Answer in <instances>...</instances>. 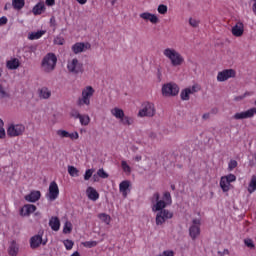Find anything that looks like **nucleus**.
I'll list each match as a JSON object with an SVG mask.
<instances>
[{
    "instance_id": "nucleus-47",
    "label": "nucleus",
    "mask_w": 256,
    "mask_h": 256,
    "mask_svg": "<svg viewBox=\"0 0 256 256\" xmlns=\"http://www.w3.org/2000/svg\"><path fill=\"white\" fill-rule=\"evenodd\" d=\"M223 178L225 180H227L230 183H233L234 181H237V176H235L234 174H229L227 176H223Z\"/></svg>"
},
{
    "instance_id": "nucleus-32",
    "label": "nucleus",
    "mask_w": 256,
    "mask_h": 256,
    "mask_svg": "<svg viewBox=\"0 0 256 256\" xmlns=\"http://www.w3.org/2000/svg\"><path fill=\"white\" fill-rule=\"evenodd\" d=\"M100 221L102 223H105L106 225H109V223H111V216H109L108 214L106 213H101L98 215Z\"/></svg>"
},
{
    "instance_id": "nucleus-7",
    "label": "nucleus",
    "mask_w": 256,
    "mask_h": 256,
    "mask_svg": "<svg viewBox=\"0 0 256 256\" xmlns=\"http://www.w3.org/2000/svg\"><path fill=\"white\" fill-rule=\"evenodd\" d=\"M156 113L155 110V104L151 102H145L142 105V109L139 111L138 116L139 117H154Z\"/></svg>"
},
{
    "instance_id": "nucleus-52",
    "label": "nucleus",
    "mask_w": 256,
    "mask_h": 256,
    "mask_svg": "<svg viewBox=\"0 0 256 256\" xmlns=\"http://www.w3.org/2000/svg\"><path fill=\"white\" fill-rule=\"evenodd\" d=\"M237 167V160H231L228 164L229 171H233Z\"/></svg>"
},
{
    "instance_id": "nucleus-46",
    "label": "nucleus",
    "mask_w": 256,
    "mask_h": 256,
    "mask_svg": "<svg viewBox=\"0 0 256 256\" xmlns=\"http://www.w3.org/2000/svg\"><path fill=\"white\" fill-rule=\"evenodd\" d=\"M84 247H88V249H91V247H97V241H86L83 242Z\"/></svg>"
},
{
    "instance_id": "nucleus-18",
    "label": "nucleus",
    "mask_w": 256,
    "mask_h": 256,
    "mask_svg": "<svg viewBox=\"0 0 256 256\" xmlns=\"http://www.w3.org/2000/svg\"><path fill=\"white\" fill-rule=\"evenodd\" d=\"M200 234H201V228L199 226L192 225L189 228V235L191 239H193V241H195V239H197V237H199Z\"/></svg>"
},
{
    "instance_id": "nucleus-13",
    "label": "nucleus",
    "mask_w": 256,
    "mask_h": 256,
    "mask_svg": "<svg viewBox=\"0 0 256 256\" xmlns=\"http://www.w3.org/2000/svg\"><path fill=\"white\" fill-rule=\"evenodd\" d=\"M43 243V235L36 234L30 238V247L31 249H39Z\"/></svg>"
},
{
    "instance_id": "nucleus-38",
    "label": "nucleus",
    "mask_w": 256,
    "mask_h": 256,
    "mask_svg": "<svg viewBox=\"0 0 256 256\" xmlns=\"http://www.w3.org/2000/svg\"><path fill=\"white\" fill-rule=\"evenodd\" d=\"M79 120H80L81 125L87 126V125H89L91 118H89V116H87V115H81Z\"/></svg>"
},
{
    "instance_id": "nucleus-22",
    "label": "nucleus",
    "mask_w": 256,
    "mask_h": 256,
    "mask_svg": "<svg viewBox=\"0 0 256 256\" xmlns=\"http://www.w3.org/2000/svg\"><path fill=\"white\" fill-rule=\"evenodd\" d=\"M19 65H21V63L19 62V59H17V58H13L6 62L7 69H10L11 71H13L15 69H19Z\"/></svg>"
},
{
    "instance_id": "nucleus-64",
    "label": "nucleus",
    "mask_w": 256,
    "mask_h": 256,
    "mask_svg": "<svg viewBox=\"0 0 256 256\" xmlns=\"http://www.w3.org/2000/svg\"><path fill=\"white\" fill-rule=\"evenodd\" d=\"M218 254H219L220 256L229 255V250L224 249L223 252L219 251Z\"/></svg>"
},
{
    "instance_id": "nucleus-61",
    "label": "nucleus",
    "mask_w": 256,
    "mask_h": 256,
    "mask_svg": "<svg viewBox=\"0 0 256 256\" xmlns=\"http://www.w3.org/2000/svg\"><path fill=\"white\" fill-rule=\"evenodd\" d=\"M162 73H161V68H158L157 69V79L159 81V83H161V80H162Z\"/></svg>"
},
{
    "instance_id": "nucleus-54",
    "label": "nucleus",
    "mask_w": 256,
    "mask_h": 256,
    "mask_svg": "<svg viewBox=\"0 0 256 256\" xmlns=\"http://www.w3.org/2000/svg\"><path fill=\"white\" fill-rule=\"evenodd\" d=\"M54 43L55 45H63L65 43V39H63L62 37H56L54 39Z\"/></svg>"
},
{
    "instance_id": "nucleus-16",
    "label": "nucleus",
    "mask_w": 256,
    "mask_h": 256,
    "mask_svg": "<svg viewBox=\"0 0 256 256\" xmlns=\"http://www.w3.org/2000/svg\"><path fill=\"white\" fill-rule=\"evenodd\" d=\"M244 31V25L242 22H238L234 27H232V35H234V37H242Z\"/></svg>"
},
{
    "instance_id": "nucleus-44",
    "label": "nucleus",
    "mask_w": 256,
    "mask_h": 256,
    "mask_svg": "<svg viewBox=\"0 0 256 256\" xmlns=\"http://www.w3.org/2000/svg\"><path fill=\"white\" fill-rule=\"evenodd\" d=\"M157 10L160 15H167V5L160 4Z\"/></svg>"
},
{
    "instance_id": "nucleus-51",
    "label": "nucleus",
    "mask_w": 256,
    "mask_h": 256,
    "mask_svg": "<svg viewBox=\"0 0 256 256\" xmlns=\"http://www.w3.org/2000/svg\"><path fill=\"white\" fill-rule=\"evenodd\" d=\"M70 116L73 117L74 119H80L81 113H79L77 110L73 109L70 112Z\"/></svg>"
},
{
    "instance_id": "nucleus-1",
    "label": "nucleus",
    "mask_w": 256,
    "mask_h": 256,
    "mask_svg": "<svg viewBox=\"0 0 256 256\" xmlns=\"http://www.w3.org/2000/svg\"><path fill=\"white\" fill-rule=\"evenodd\" d=\"M163 55L169 59L172 67H181L182 63H185V58L177 50L173 48H166L163 51Z\"/></svg>"
},
{
    "instance_id": "nucleus-19",
    "label": "nucleus",
    "mask_w": 256,
    "mask_h": 256,
    "mask_svg": "<svg viewBox=\"0 0 256 256\" xmlns=\"http://www.w3.org/2000/svg\"><path fill=\"white\" fill-rule=\"evenodd\" d=\"M49 227H51L52 231H58L61 227V221L58 217H51L49 220Z\"/></svg>"
},
{
    "instance_id": "nucleus-56",
    "label": "nucleus",
    "mask_w": 256,
    "mask_h": 256,
    "mask_svg": "<svg viewBox=\"0 0 256 256\" xmlns=\"http://www.w3.org/2000/svg\"><path fill=\"white\" fill-rule=\"evenodd\" d=\"M68 139H72V140L79 139V133L78 132L69 133Z\"/></svg>"
},
{
    "instance_id": "nucleus-9",
    "label": "nucleus",
    "mask_w": 256,
    "mask_h": 256,
    "mask_svg": "<svg viewBox=\"0 0 256 256\" xmlns=\"http://www.w3.org/2000/svg\"><path fill=\"white\" fill-rule=\"evenodd\" d=\"M46 197L48 201H55V199L59 197V186L57 185V182L53 181L50 183Z\"/></svg>"
},
{
    "instance_id": "nucleus-43",
    "label": "nucleus",
    "mask_w": 256,
    "mask_h": 256,
    "mask_svg": "<svg viewBox=\"0 0 256 256\" xmlns=\"http://www.w3.org/2000/svg\"><path fill=\"white\" fill-rule=\"evenodd\" d=\"M163 201L167 204V205H171L172 200H171V193L169 192H165L163 195Z\"/></svg>"
},
{
    "instance_id": "nucleus-39",
    "label": "nucleus",
    "mask_w": 256,
    "mask_h": 256,
    "mask_svg": "<svg viewBox=\"0 0 256 256\" xmlns=\"http://www.w3.org/2000/svg\"><path fill=\"white\" fill-rule=\"evenodd\" d=\"M74 245H75V242H73V240H70V239L64 240V246L67 249V251H71Z\"/></svg>"
},
{
    "instance_id": "nucleus-15",
    "label": "nucleus",
    "mask_w": 256,
    "mask_h": 256,
    "mask_svg": "<svg viewBox=\"0 0 256 256\" xmlns=\"http://www.w3.org/2000/svg\"><path fill=\"white\" fill-rule=\"evenodd\" d=\"M35 211H37V206L33 204H26L21 209L20 215L23 217H29V215H31V213H35Z\"/></svg>"
},
{
    "instance_id": "nucleus-6",
    "label": "nucleus",
    "mask_w": 256,
    "mask_h": 256,
    "mask_svg": "<svg viewBox=\"0 0 256 256\" xmlns=\"http://www.w3.org/2000/svg\"><path fill=\"white\" fill-rule=\"evenodd\" d=\"M67 69L69 73H73L74 75H79V73H83V71H85L83 68V63L79 62L77 58H74L68 62Z\"/></svg>"
},
{
    "instance_id": "nucleus-59",
    "label": "nucleus",
    "mask_w": 256,
    "mask_h": 256,
    "mask_svg": "<svg viewBox=\"0 0 256 256\" xmlns=\"http://www.w3.org/2000/svg\"><path fill=\"white\" fill-rule=\"evenodd\" d=\"M6 135L5 128H0V139H5Z\"/></svg>"
},
{
    "instance_id": "nucleus-40",
    "label": "nucleus",
    "mask_w": 256,
    "mask_h": 256,
    "mask_svg": "<svg viewBox=\"0 0 256 256\" xmlns=\"http://www.w3.org/2000/svg\"><path fill=\"white\" fill-rule=\"evenodd\" d=\"M159 199H161V194H159V192H156L153 194V196L150 198V201L152 203V205H155V203H157L158 201H160Z\"/></svg>"
},
{
    "instance_id": "nucleus-28",
    "label": "nucleus",
    "mask_w": 256,
    "mask_h": 256,
    "mask_svg": "<svg viewBox=\"0 0 256 256\" xmlns=\"http://www.w3.org/2000/svg\"><path fill=\"white\" fill-rule=\"evenodd\" d=\"M12 7L16 11H21L25 7V0H12Z\"/></svg>"
},
{
    "instance_id": "nucleus-42",
    "label": "nucleus",
    "mask_w": 256,
    "mask_h": 256,
    "mask_svg": "<svg viewBox=\"0 0 256 256\" xmlns=\"http://www.w3.org/2000/svg\"><path fill=\"white\" fill-rule=\"evenodd\" d=\"M93 173H95L94 169H88L86 170L85 174H84V180L85 181H89V179H91V177H93Z\"/></svg>"
},
{
    "instance_id": "nucleus-60",
    "label": "nucleus",
    "mask_w": 256,
    "mask_h": 256,
    "mask_svg": "<svg viewBox=\"0 0 256 256\" xmlns=\"http://www.w3.org/2000/svg\"><path fill=\"white\" fill-rule=\"evenodd\" d=\"M197 91H199V88L197 86H192L190 88V95H193V93H197Z\"/></svg>"
},
{
    "instance_id": "nucleus-31",
    "label": "nucleus",
    "mask_w": 256,
    "mask_h": 256,
    "mask_svg": "<svg viewBox=\"0 0 256 256\" xmlns=\"http://www.w3.org/2000/svg\"><path fill=\"white\" fill-rule=\"evenodd\" d=\"M191 95V88H185L184 90L181 91L180 97L182 101H189Z\"/></svg>"
},
{
    "instance_id": "nucleus-45",
    "label": "nucleus",
    "mask_w": 256,
    "mask_h": 256,
    "mask_svg": "<svg viewBox=\"0 0 256 256\" xmlns=\"http://www.w3.org/2000/svg\"><path fill=\"white\" fill-rule=\"evenodd\" d=\"M57 135L62 139H69V132H67L66 130H58Z\"/></svg>"
},
{
    "instance_id": "nucleus-57",
    "label": "nucleus",
    "mask_w": 256,
    "mask_h": 256,
    "mask_svg": "<svg viewBox=\"0 0 256 256\" xmlns=\"http://www.w3.org/2000/svg\"><path fill=\"white\" fill-rule=\"evenodd\" d=\"M247 95H249V92H246V93H244V94L241 95V96H236V97L234 98V101H243V99H245V97H247Z\"/></svg>"
},
{
    "instance_id": "nucleus-49",
    "label": "nucleus",
    "mask_w": 256,
    "mask_h": 256,
    "mask_svg": "<svg viewBox=\"0 0 256 256\" xmlns=\"http://www.w3.org/2000/svg\"><path fill=\"white\" fill-rule=\"evenodd\" d=\"M244 243H245L246 247H249L250 249H255V244L253 243V240L245 239Z\"/></svg>"
},
{
    "instance_id": "nucleus-41",
    "label": "nucleus",
    "mask_w": 256,
    "mask_h": 256,
    "mask_svg": "<svg viewBox=\"0 0 256 256\" xmlns=\"http://www.w3.org/2000/svg\"><path fill=\"white\" fill-rule=\"evenodd\" d=\"M97 175L98 177H100L101 179H107L109 177V174L107 172H105V170L103 168H100L97 171Z\"/></svg>"
},
{
    "instance_id": "nucleus-23",
    "label": "nucleus",
    "mask_w": 256,
    "mask_h": 256,
    "mask_svg": "<svg viewBox=\"0 0 256 256\" xmlns=\"http://www.w3.org/2000/svg\"><path fill=\"white\" fill-rule=\"evenodd\" d=\"M111 114L113 115V117H115L116 119H119V121H121L124 117H125V112L123 111V109L115 107L111 110Z\"/></svg>"
},
{
    "instance_id": "nucleus-33",
    "label": "nucleus",
    "mask_w": 256,
    "mask_h": 256,
    "mask_svg": "<svg viewBox=\"0 0 256 256\" xmlns=\"http://www.w3.org/2000/svg\"><path fill=\"white\" fill-rule=\"evenodd\" d=\"M73 231V224L69 221H66L63 228V233L65 235L71 233Z\"/></svg>"
},
{
    "instance_id": "nucleus-63",
    "label": "nucleus",
    "mask_w": 256,
    "mask_h": 256,
    "mask_svg": "<svg viewBox=\"0 0 256 256\" xmlns=\"http://www.w3.org/2000/svg\"><path fill=\"white\" fill-rule=\"evenodd\" d=\"M192 223H193V225H196L197 227H199V225H201V220H199V219H194V220L192 221Z\"/></svg>"
},
{
    "instance_id": "nucleus-21",
    "label": "nucleus",
    "mask_w": 256,
    "mask_h": 256,
    "mask_svg": "<svg viewBox=\"0 0 256 256\" xmlns=\"http://www.w3.org/2000/svg\"><path fill=\"white\" fill-rule=\"evenodd\" d=\"M19 254V244L14 240L8 248V255L17 256Z\"/></svg>"
},
{
    "instance_id": "nucleus-17",
    "label": "nucleus",
    "mask_w": 256,
    "mask_h": 256,
    "mask_svg": "<svg viewBox=\"0 0 256 256\" xmlns=\"http://www.w3.org/2000/svg\"><path fill=\"white\" fill-rule=\"evenodd\" d=\"M86 194L88 199H90V201H97V199H99V192H97V190H95V188L89 186L86 189Z\"/></svg>"
},
{
    "instance_id": "nucleus-34",
    "label": "nucleus",
    "mask_w": 256,
    "mask_h": 256,
    "mask_svg": "<svg viewBox=\"0 0 256 256\" xmlns=\"http://www.w3.org/2000/svg\"><path fill=\"white\" fill-rule=\"evenodd\" d=\"M11 95L5 88L3 87V84H0V99H9Z\"/></svg>"
},
{
    "instance_id": "nucleus-14",
    "label": "nucleus",
    "mask_w": 256,
    "mask_h": 256,
    "mask_svg": "<svg viewBox=\"0 0 256 256\" xmlns=\"http://www.w3.org/2000/svg\"><path fill=\"white\" fill-rule=\"evenodd\" d=\"M41 199V191L33 190L28 195L25 196V201L29 203H37Z\"/></svg>"
},
{
    "instance_id": "nucleus-8",
    "label": "nucleus",
    "mask_w": 256,
    "mask_h": 256,
    "mask_svg": "<svg viewBox=\"0 0 256 256\" xmlns=\"http://www.w3.org/2000/svg\"><path fill=\"white\" fill-rule=\"evenodd\" d=\"M167 219H173V213L169 210H161L156 214V225H163Z\"/></svg>"
},
{
    "instance_id": "nucleus-48",
    "label": "nucleus",
    "mask_w": 256,
    "mask_h": 256,
    "mask_svg": "<svg viewBox=\"0 0 256 256\" xmlns=\"http://www.w3.org/2000/svg\"><path fill=\"white\" fill-rule=\"evenodd\" d=\"M150 23H153L154 25H157L159 23V17L155 14H150Z\"/></svg>"
},
{
    "instance_id": "nucleus-5",
    "label": "nucleus",
    "mask_w": 256,
    "mask_h": 256,
    "mask_svg": "<svg viewBox=\"0 0 256 256\" xmlns=\"http://www.w3.org/2000/svg\"><path fill=\"white\" fill-rule=\"evenodd\" d=\"M25 133V125L10 124L7 128L8 137H21Z\"/></svg>"
},
{
    "instance_id": "nucleus-37",
    "label": "nucleus",
    "mask_w": 256,
    "mask_h": 256,
    "mask_svg": "<svg viewBox=\"0 0 256 256\" xmlns=\"http://www.w3.org/2000/svg\"><path fill=\"white\" fill-rule=\"evenodd\" d=\"M120 123H122V125H133V118L124 115L120 120Z\"/></svg>"
},
{
    "instance_id": "nucleus-30",
    "label": "nucleus",
    "mask_w": 256,
    "mask_h": 256,
    "mask_svg": "<svg viewBox=\"0 0 256 256\" xmlns=\"http://www.w3.org/2000/svg\"><path fill=\"white\" fill-rule=\"evenodd\" d=\"M256 191V175H253L248 185V193H255Z\"/></svg>"
},
{
    "instance_id": "nucleus-55",
    "label": "nucleus",
    "mask_w": 256,
    "mask_h": 256,
    "mask_svg": "<svg viewBox=\"0 0 256 256\" xmlns=\"http://www.w3.org/2000/svg\"><path fill=\"white\" fill-rule=\"evenodd\" d=\"M175 252L173 250H166L163 253L159 254V256H174Z\"/></svg>"
},
{
    "instance_id": "nucleus-50",
    "label": "nucleus",
    "mask_w": 256,
    "mask_h": 256,
    "mask_svg": "<svg viewBox=\"0 0 256 256\" xmlns=\"http://www.w3.org/2000/svg\"><path fill=\"white\" fill-rule=\"evenodd\" d=\"M140 18L144 19V21H150L151 13H149V12L141 13Z\"/></svg>"
},
{
    "instance_id": "nucleus-11",
    "label": "nucleus",
    "mask_w": 256,
    "mask_h": 256,
    "mask_svg": "<svg viewBox=\"0 0 256 256\" xmlns=\"http://www.w3.org/2000/svg\"><path fill=\"white\" fill-rule=\"evenodd\" d=\"M89 49H91V44L89 42H77L72 46V51L75 55L83 53V51H87Z\"/></svg>"
},
{
    "instance_id": "nucleus-2",
    "label": "nucleus",
    "mask_w": 256,
    "mask_h": 256,
    "mask_svg": "<svg viewBox=\"0 0 256 256\" xmlns=\"http://www.w3.org/2000/svg\"><path fill=\"white\" fill-rule=\"evenodd\" d=\"M41 67L44 73H52V71H55V67H57V56L54 53H48L42 59Z\"/></svg>"
},
{
    "instance_id": "nucleus-24",
    "label": "nucleus",
    "mask_w": 256,
    "mask_h": 256,
    "mask_svg": "<svg viewBox=\"0 0 256 256\" xmlns=\"http://www.w3.org/2000/svg\"><path fill=\"white\" fill-rule=\"evenodd\" d=\"M44 11H45V3L44 2H39L32 9V13L34 15H41L42 13H44Z\"/></svg>"
},
{
    "instance_id": "nucleus-27",
    "label": "nucleus",
    "mask_w": 256,
    "mask_h": 256,
    "mask_svg": "<svg viewBox=\"0 0 256 256\" xmlns=\"http://www.w3.org/2000/svg\"><path fill=\"white\" fill-rule=\"evenodd\" d=\"M45 33H46L45 30L32 32L29 34L28 39H30V41H35V39H41V37H43V35H45Z\"/></svg>"
},
{
    "instance_id": "nucleus-3",
    "label": "nucleus",
    "mask_w": 256,
    "mask_h": 256,
    "mask_svg": "<svg viewBox=\"0 0 256 256\" xmlns=\"http://www.w3.org/2000/svg\"><path fill=\"white\" fill-rule=\"evenodd\" d=\"M95 94V89H93L91 86H87L82 90V97L78 98L76 105L78 107H83V105H86L89 107L91 105V97Z\"/></svg>"
},
{
    "instance_id": "nucleus-12",
    "label": "nucleus",
    "mask_w": 256,
    "mask_h": 256,
    "mask_svg": "<svg viewBox=\"0 0 256 256\" xmlns=\"http://www.w3.org/2000/svg\"><path fill=\"white\" fill-rule=\"evenodd\" d=\"M256 108H250L247 111L236 113L233 118L236 120L239 119H251V117H255Z\"/></svg>"
},
{
    "instance_id": "nucleus-4",
    "label": "nucleus",
    "mask_w": 256,
    "mask_h": 256,
    "mask_svg": "<svg viewBox=\"0 0 256 256\" xmlns=\"http://www.w3.org/2000/svg\"><path fill=\"white\" fill-rule=\"evenodd\" d=\"M162 95L164 97H175L179 95V86L173 82L162 86Z\"/></svg>"
},
{
    "instance_id": "nucleus-20",
    "label": "nucleus",
    "mask_w": 256,
    "mask_h": 256,
    "mask_svg": "<svg viewBox=\"0 0 256 256\" xmlns=\"http://www.w3.org/2000/svg\"><path fill=\"white\" fill-rule=\"evenodd\" d=\"M167 202H164L163 200H159L157 203L152 205V211L154 213L165 211V207H167Z\"/></svg>"
},
{
    "instance_id": "nucleus-36",
    "label": "nucleus",
    "mask_w": 256,
    "mask_h": 256,
    "mask_svg": "<svg viewBox=\"0 0 256 256\" xmlns=\"http://www.w3.org/2000/svg\"><path fill=\"white\" fill-rule=\"evenodd\" d=\"M121 167H122L124 173H127L128 175L131 174V166H129V164H127V161L123 160L121 162Z\"/></svg>"
},
{
    "instance_id": "nucleus-58",
    "label": "nucleus",
    "mask_w": 256,
    "mask_h": 256,
    "mask_svg": "<svg viewBox=\"0 0 256 256\" xmlns=\"http://www.w3.org/2000/svg\"><path fill=\"white\" fill-rule=\"evenodd\" d=\"M7 17L3 16L0 18V27L3 25H7Z\"/></svg>"
},
{
    "instance_id": "nucleus-62",
    "label": "nucleus",
    "mask_w": 256,
    "mask_h": 256,
    "mask_svg": "<svg viewBox=\"0 0 256 256\" xmlns=\"http://www.w3.org/2000/svg\"><path fill=\"white\" fill-rule=\"evenodd\" d=\"M46 5H48V7H53V5H55V0H46Z\"/></svg>"
},
{
    "instance_id": "nucleus-35",
    "label": "nucleus",
    "mask_w": 256,
    "mask_h": 256,
    "mask_svg": "<svg viewBox=\"0 0 256 256\" xmlns=\"http://www.w3.org/2000/svg\"><path fill=\"white\" fill-rule=\"evenodd\" d=\"M68 173L71 177H79V170L75 166H68Z\"/></svg>"
},
{
    "instance_id": "nucleus-29",
    "label": "nucleus",
    "mask_w": 256,
    "mask_h": 256,
    "mask_svg": "<svg viewBox=\"0 0 256 256\" xmlns=\"http://www.w3.org/2000/svg\"><path fill=\"white\" fill-rule=\"evenodd\" d=\"M40 99H49L51 97V90L47 87H43L39 92Z\"/></svg>"
},
{
    "instance_id": "nucleus-53",
    "label": "nucleus",
    "mask_w": 256,
    "mask_h": 256,
    "mask_svg": "<svg viewBox=\"0 0 256 256\" xmlns=\"http://www.w3.org/2000/svg\"><path fill=\"white\" fill-rule=\"evenodd\" d=\"M189 25H191V27H199V21L196 19L190 18Z\"/></svg>"
},
{
    "instance_id": "nucleus-26",
    "label": "nucleus",
    "mask_w": 256,
    "mask_h": 256,
    "mask_svg": "<svg viewBox=\"0 0 256 256\" xmlns=\"http://www.w3.org/2000/svg\"><path fill=\"white\" fill-rule=\"evenodd\" d=\"M220 187L224 193H227L231 187V183L222 176L220 179Z\"/></svg>"
},
{
    "instance_id": "nucleus-25",
    "label": "nucleus",
    "mask_w": 256,
    "mask_h": 256,
    "mask_svg": "<svg viewBox=\"0 0 256 256\" xmlns=\"http://www.w3.org/2000/svg\"><path fill=\"white\" fill-rule=\"evenodd\" d=\"M131 183L128 180H124L120 183L119 189L123 193L124 197H127V189H129Z\"/></svg>"
},
{
    "instance_id": "nucleus-10",
    "label": "nucleus",
    "mask_w": 256,
    "mask_h": 256,
    "mask_svg": "<svg viewBox=\"0 0 256 256\" xmlns=\"http://www.w3.org/2000/svg\"><path fill=\"white\" fill-rule=\"evenodd\" d=\"M236 75H237V72H235L234 69H225L218 73L217 81H220V82L227 81V79L235 78Z\"/></svg>"
}]
</instances>
